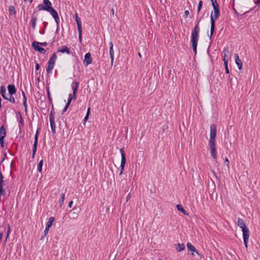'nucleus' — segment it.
<instances>
[{"mask_svg": "<svg viewBox=\"0 0 260 260\" xmlns=\"http://www.w3.org/2000/svg\"><path fill=\"white\" fill-rule=\"evenodd\" d=\"M214 29H213V30H212V29L210 28V35L209 36V39L210 40L212 39V37L214 31Z\"/></svg>", "mask_w": 260, "mask_h": 260, "instance_id": "79ce46f5", "label": "nucleus"}, {"mask_svg": "<svg viewBox=\"0 0 260 260\" xmlns=\"http://www.w3.org/2000/svg\"><path fill=\"white\" fill-rule=\"evenodd\" d=\"M69 98H71L72 100L74 98V96H73V94L72 95L71 93H70L69 95Z\"/></svg>", "mask_w": 260, "mask_h": 260, "instance_id": "680f3d73", "label": "nucleus"}, {"mask_svg": "<svg viewBox=\"0 0 260 260\" xmlns=\"http://www.w3.org/2000/svg\"><path fill=\"white\" fill-rule=\"evenodd\" d=\"M223 61L224 62V68L226 67V66H228V60H225V59H223Z\"/></svg>", "mask_w": 260, "mask_h": 260, "instance_id": "49530a36", "label": "nucleus"}, {"mask_svg": "<svg viewBox=\"0 0 260 260\" xmlns=\"http://www.w3.org/2000/svg\"><path fill=\"white\" fill-rule=\"evenodd\" d=\"M72 100L71 98H68V102H67V104H68L69 105H70V104H71V102Z\"/></svg>", "mask_w": 260, "mask_h": 260, "instance_id": "5fc2aeb1", "label": "nucleus"}, {"mask_svg": "<svg viewBox=\"0 0 260 260\" xmlns=\"http://www.w3.org/2000/svg\"><path fill=\"white\" fill-rule=\"evenodd\" d=\"M223 59H225V60H228L230 52L229 51V49L228 47L224 48L223 50Z\"/></svg>", "mask_w": 260, "mask_h": 260, "instance_id": "4be33fe9", "label": "nucleus"}, {"mask_svg": "<svg viewBox=\"0 0 260 260\" xmlns=\"http://www.w3.org/2000/svg\"><path fill=\"white\" fill-rule=\"evenodd\" d=\"M84 62H86V66L90 64L92 62V58L90 53H87L84 56Z\"/></svg>", "mask_w": 260, "mask_h": 260, "instance_id": "9d476101", "label": "nucleus"}, {"mask_svg": "<svg viewBox=\"0 0 260 260\" xmlns=\"http://www.w3.org/2000/svg\"><path fill=\"white\" fill-rule=\"evenodd\" d=\"M189 14V12L188 10H186L184 12V15L185 16V17H187L188 16V15Z\"/></svg>", "mask_w": 260, "mask_h": 260, "instance_id": "603ef678", "label": "nucleus"}, {"mask_svg": "<svg viewBox=\"0 0 260 260\" xmlns=\"http://www.w3.org/2000/svg\"><path fill=\"white\" fill-rule=\"evenodd\" d=\"M79 34V39L80 41H81L82 40V28L80 29V31H78Z\"/></svg>", "mask_w": 260, "mask_h": 260, "instance_id": "37998d69", "label": "nucleus"}, {"mask_svg": "<svg viewBox=\"0 0 260 260\" xmlns=\"http://www.w3.org/2000/svg\"><path fill=\"white\" fill-rule=\"evenodd\" d=\"M73 204V202L72 201H70L68 205L69 207L71 208L72 207Z\"/></svg>", "mask_w": 260, "mask_h": 260, "instance_id": "864d4df0", "label": "nucleus"}, {"mask_svg": "<svg viewBox=\"0 0 260 260\" xmlns=\"http://www.w3.org/2000/svg\"><path fill=\"white\" fill-rule=\"evenodd\" d=\"M55 64L51 63L50 62H48V66L46 68L47 73H51L52 70L54 67Z\"/></svg>", "mask_w": 260, "mask_h": 260, "instance_id": "aec40b11", "label": "nucleus"}, {"mask_svg": "<svg viewBox=\"0 0 260 260\" xmlns=\"http://www.w3.org/2000/svg\"><path fill=\"white\" fill-rule=\"evenodd\" d=\"M75 20L77 25L78 31H80V29L82 28V22L77 13L75 14Z\"/></svg>", "mask_w": 260, "mask_h": 260, "instance_id": "f8f14e48", "label": "nucleus"}, {"mask_svg": "<svg viewBox=\"0 0 260 260\" xmlns=\"http://www.w3.org/2000/svg\"><path fill=\"white\" fill-rule=\"evenodd\" d=\"M5 138H0V143L4 142Z\"/></svg>", "mask_w": 260, "mask_h": 260, "instance_id": "338daca9", "label": "nucleus"}, {"mask_svg": "<svg viewBox=\"0 0 260 260\" xmlns=\"http://www.w3.org/2000/svg\"><path fill=\"white\" fill-rule=\"evenodd\" d=\"M214 9V15L213 16L214 17V19H217L220 16L219 7L215 8Z\"/></svg>", "mask_w": 260, "mask_h": 260, "instance_id": "bb28decb", "label": "nucleus"}, {"mask_svg": "<svg viewBox=\"0 0 260 260\" xmlns=\"http://www.w3.org/2000/svg\"><path fill=\"white\" fill-rule=\"evenodd\" d=\"M0 93L4 99H7L8 96L7 95L6 88L4 85L1 86Z\"/></svg>", "mask_w": 260, "mask_h": 260, "instance_id": "9b49d317", "label": "nucleus"}, {"mask_svg": "<svg viewBox=\"0 0 260 260\" xmlns=\"http://www.w3.org/2000/svg\"><path fill=\"white\" fill-rule=\"evenodd\" d=\"M125 164H120V167H119V169H118L117 170V171H119V175H121L123 171V170H124V166H125Z\"/></svg>", "mask_w": 260, "mask_h": 260, "instance_id": "f704fd0d", "label": "nucleus"}, {"mask_svg": "<svg viewBox=\"0 0 260 260\" xmlns=\"http://www.w3.org/2000/svg\"><path fill=\"white\" fill-rule=\"evenodd\" d=\"M202 5H203V2L202 1H200L199 2L198 7V12H197L198 14L200 11V10L202 8Z\"/></svg>", "mask_w": 260, "mask_h": 260, "instance_id": "c9c22d12", "label": "nucleus"}, {"mask_svg": "<svg viewBox=\"0 0 260 260\" xmlns=\"http://www.w3.org/2000/svg\"><path fill=\"white\" fill-rule=\"evenodd\" d=\"M58 52H60L61 53H66L68 54H70V50L67 46H62L60 49H58Z\"/></svg>", "mask_w": 260, "mask_h": 260, "instance_id": "2eb2a0df", "label": "nucleus"}, {"mask_svg": "<svg viewBox=\"0 0 260 260\" xmlns=\"http://www.w3.org/2000/svg\"><path fill=\"white\" fill-rule=\"evenodd\" d=\"M57 58L55 53H53L51 57L50 58L48 62H50L51 63L54 64L55 63L56 59Z\"/></svg>", "mask_w": 260, "mask_h": 260, "instance_id": "c85d7f7f", "label": "nucleus"}, {"mask_svg": "<svg viewBox=\"0 0 260 260\" xmlns=\"http://www.w3.org/2000/svg\"><path fill=\"white\" fill-rule=\"evenodd\" d=\"M48 10H47L46 11L50 13V14L52 15L53 18L56 17L57 18V16H58L57 12L53 9L52 7L49 8H47Z\"/></svg>", "mask_w": 260, "mask_h": 260, "instance_id": "4468645a", "label": "nucleus"}, {"mask_svg": "<svg viewBox=\"0 0 260 260\" xmlns=\"http://www.w3.org/2000/svg\"><path fill=\"white\" fill-rule=\"evenodd\" d=\"M10 233H11V228H10V225L9 224L8 227L6 239L9 237V236L10 234Z\"/></svg>", "mask_w": 260, "mask_h": 260, "instance_id": "4c0bfd02", "label": "nucleus"}, {"mask_svg": "<svg viewBox=\"0 0 260 260\" xmlns=\"http://www.w3.org/2000/svg\"><path fill=\"white\" fill-rule=\"evenodd\" d=\"M18 113L19 115V127L20 131H21L22 128L24 126V121L22 118V117L21 116V115L20 114V112L18 111Z\"/></svg>", "mask_w": 260, "mask_h": 260, "instance_id": "dca6fc26", "label": "nucleus"}, {"mask_svg": "<svg viewBox=\"0 0 260 260\" xmlns=\"http://www.w3.org/2000/svg\"><path fill=\"white\" fill-rule=\"evenodd\" d=\"M38 18L37 16H32V19L31 20V26L32 29L34 30L36 28V22L37 21Z\"/></svg>", "mask_w": 260, "mask_h": 260, "instance_id": "393cba45", "label": "nucleus"}, {"mask_svg": "<svg viewBox=\"0 0 260 260\" xmlns=\"http://www.w3.org/2000/svg\"><path fill=\"white\" fill-rule=\"evenodd\" d=\"M49 121L52 132L53 134H54L56 133V125L55 123L54 117L52 114V111L50 112L49 114Z\"/></svg>", "mask_w": 260, "mask_h": 260, "instance_id": "423d86ee", "label": "nucleus"}, {"mask_svg": "<svg viewBox=\"0 0 260 260\" xmlns=\"http://www.w3.org/2000/svg\"><path fill=\"white\" fill-rule=\"evenodd\" d=\"M40 42L37 41L33 42L31 44V46L35 51H38L42 54H45L46 52V50L42 47H40Z\"/></svg>", "mask_w": 260, "mask_h": 260, "instance_id": "39448f33", "label": "nucleus"}, {"mask_svg": "<svg viewBox=\"0 0 260 260\" xmlns=\"http://www.w3.org/2000/svg\"><path fill=\"white\" fill-rule=\"evenodd\" d=\"M109 54L111 58V66H112L114 59V51L113 48L111 47V48H109Z\"/></svg>", "mask_w": 260, "mask_h": 260, "instance_id": "a211bd4d", "label": "nucleus"}, {"mask_svg": "<svg viewBox=\"0 0 260 260\" xmlns=\"http://www.w3.org/2000/svg\"><path fill=\"white\" fill-rule=\"evenodd\" d=\"M111 47L113 48V44L111 41L109 43V48H111Z\"/></svg>", "mask_w": 260, "mask_h": 260, "instance_id": "052dcab7", "label": "nucleus"}, {"mask_svg": "<svg viewBox=\"0 0 260 260\" xmlns=\"http://www.w3.org/2000/svg\"><path fill=\"white\" fill-rule=\"evenodd\" d=\"M49 230V228H47V227L45 228V230L44 232L45 236L48 234Z\"/></svg>", "mask_w": 260, "mask_h": 260, "instance_id": "de8ad7c7", "label": "nucleus"}, {"mask_svg": "<svg viewBox=\"0 0 260 260\" xmlns=\"http://www.w3.org/2000/svg\"><path fill=\"white\" fill-rule=\"evenodd\" d=\"M35 68H36V71H38V70H39V69H40V64L38 63H37L36 64Z\"/></svg>", "mask_w": 260, "mask_h": 260, "instance_id": "8fccbe9b", "label": "nucleus"}, {"mask_svg": "<svg viewBox=\"0 0 260 260\" xmlns=\"http://www.w3.org/2000/svg\"><path fill=\"white\" fill-rule=\"evenodd\" d=\"M176 207L178 211H181L184 214H185V215L188 214L187 213L186 210L184 209V208H183V207L181 205L178 204L176 206Z\"/></svg>", "mask_w": 260, "mask_h": 260, "instance_id": "c756f323", "label": "nucleus"}, {"mask_svg": "<svg viewBox=\"0 0 260 260\" xmlns=\"http://www.w3.org/2000/svg\"><path fill=\"white\" fill-rule=\"evenodd\" d=\"M185 248V245L183 244L178 243L176 245V249L178 252L183 251Z\"/></svg>", "mask_w": 260, "mask_h": 260, "instance_id": "5701e85b", "label": "nucleus"}, {"mask_svg": "<svg viewBox=\"0 0 260 260\" xmlns=\"http://www.w3.org/2000/svg\"><path fill=\"white\" fill-rule=\"evenodd\" d=\"M79 82H73L72 83V88L73 90V94L74 96V99H76V93L77 92V90L79 87Z\"/></svg>", "mask_w": 260, "mask_h": 260, "instance_id": "6e6552de", "label": "nucleus"}, {"mask_svg": "<svg viewBox=\"0 0 260 260\" xmlns=\"http://www.w3.org/2000/svg\"><path fill=\"white\" fill-rule=\"evenodd\" d=\"M225 70L226 74H229V70L228 69V67L226 66V67H225Z\"/></svg>", "mask_w": 260, "mask_h": 260, "instance_id": "13d9d810", "label": "nucleus"}, {"mask_svg": "<svg viewBox=\"0 0 260 260\" xmlns=\"http://www.w3.org/2000/svg\"><path fill=\"white\" fill-rule=\"evenodd\" d=\"M6 136V130L4 125L0 127V138H5Z\"/></svg>", "mask_w": 260, "mask_h": 260, "instance_id": "f3484780", "label": "nucleus"}, {"mask_svg": "<svg viewBox=\"0 0 260 260\" xmlns=\"http://www.w3.org/2000/svg\"><path fill=\"white\" fill-rule=\"evenodd\" d=\"M42 165H43V164H38V165L37 170L40 172H41L42 171Z\"/></svg>", "mask_w": 260, "mask_h": 260, "instance_id": "58836bf2", "label": "nucleus"}, {"mask_svg": "<svg viewBox=\"0 0 260 260\" xmlns=\"http://www.w3.org/2000/svg\"><path fill=\"white\" fill-rule=\"evenodd\" d=\"M4 177H3L2 172H0V184H4Z\"/></svg>", "mask_w": 260, "mask_h": 260, "instance_id": "a19ab883", "label": "nucleus"}, {"mask_svg": "<svg viewBox=\"0 0 260 260\" xmlns=\"http://www.w3.org/2000/svg\"><path fill=\"white\" fill-rule=\"evenodd\" d=\"M210 1L212 3V6L213 9L217 8L219 7L218 4L217 3L216 0H210Z\"/></svg>", "mask_w": 260, "mask_h": 260, "instance_id": "72a5a7b5", "label": "nucleus"}, {"mask_svg": "<svg viewBox=\"0 0 260 260\" xmlns=\"http://www.w3.org/2000/svg\"><path fill=\"white\" fill-rule=\"evenodd\" d=\"M51 3L49 0H44L43 4H40L37 7V8L39 10H45L47 11L48 10L47 8H52L51 7Z\"/></svg>", "mask_w": 260, "mask_h": 260, "instance_id": "20e7f679", "label": "nucleus"}, {"mask_svg": "<svg viewBox=\"0 0 260 260\" xmlns=\"http://www.w3.org/2000/svg\"><path fill=\"white\" fill-rule=\"evenodd\" d=\"M5 100L8 101L9 102H10L13 104L16 103V101H15L14 97L13 96V95H10L9 96H8L7 97V99H5Z\"/></svg>", "mask_w": 260, "mask_h": 260, "instance_id": "2f4dec72", "label": "nucleus"}, {"mask_svg": "<svg viewBox=\"0 0 260 260\" xmlns=\"http://www.w3.org/2000/svg\"><path fill=\"white\" fill-rule=\"evenodd\" d=\"M235 61H236V59H240V58H239V56H238V54L236 53V54H235Z\"/></svg>", "mask_w": 260, "mask_h": 260, "instance_id": "bf43d9fd", "label": "nucleus"}, {"mask_svg": "<svg viewBox=\"0 0 260 260\" xmlns=\"http://www.w3.org/2000/svg\"><path fill=\"white\" fill-rule=\"evenodd\" d=\"M120 151L121 156V162H126V158L123 148H121Z\"/></svg>", "mask_w": 260, "mask_h": 260, "instance_id": "cd10ccee", "label": "nucleus"}, {"mask_svg": "<svg viewBox=\"0 0 260 260\" xmlns=\"http://www.w3.org/2000/svg\"><path fill=\"white\" fill-rule=\"evenodd\" d=\"M23 102H27V98L25 95H24L23 97Z\"/></svg>", "mask_w": 260, "mask_h": 260, "instance_id": "4d7b16f0", "label": "nucleus"}, {"mask_svg": "<svg viewBox=\"0 0 260 260\" xmlns=\"http://www.w3.org/2000/svg\"><path fill=\"white\" fill-rule=\"evenodd\" d=\"M23 105L24 107V111L25 114L27 115V102H23Z\"/></svg>", "mask_w": 260, "mask_h": 260, "instance_id": "e433bc0d", "label": "nucleus"}, {"mask_svg": "<svg viewBox=\"0 0 260 260\" xmlns=\"http://www.w3.org/2000/svg\"><path fill=\"white\" fill-rule=\"evenodd\" d=\"M217 134V127L214 123L210 125V139L209 141V147L211 156L213 158H216L215 138Z\"/></svg>", "mask_w": 260, "mask_h": 260, "instance_id": "f257e3e1", "label": "nucleus"}, {"mask_svg": "<svg viewBox=\"0 0 260 260\" xmlns=\"http://www.w3.org/2000/svg\"><path fill=\"white\" fill-rule=\"evenodd\" d=\"M131 198V193H129L126 197V202Z\"/></svg>", "mask_w": 260, "mask_h": 260, "instance_id": "6e6d98bb", "label": "nucleus"}, {"mask_svg": "<svg viewBox=\"0 0 260 260\" xmlns=\"http://www.w3.org/2000/svg\"><path fill=\"white\" fill-rule=\"evenodd\" d=\"M47 95H48L49 101L51 102L52 100V99L50 96V92L49 90V87L48 88V89H47Z\"/></svg>", "mask_w": 260, "mask_h": 260, "instance_id": "c03bdc74", "label": "nucleus"}, {"mask_svg": "<svg viewBox=\"0 0 260 260\" xmlns=\"http://www.w3.org/2000/svg\"><path fill=\"white\" fill-rule=\"evenodd\" d=\"M40 34L41 35H44L45 34V28L42 30H40Z\"/></svg>", "mask_w": 260, "mask_h": 260, "instance_id": "e2e57ef3", "label": "nucleus"}, {"mask_svg": "<svg viewBox=\"0 0 260 260\" xmlns=\"http://www.w3.org/2000/svg\"><path fill=\"white\" fill-rule=\"evenodd\" d=\"M55 64L51 63L50 62H48V66L46 68L47 73H51L52 70L54 67Z\"/></svg>", "mask_w": 260, "mask_h": 260, "instance_id": "412c9836", "label": "nucleus"}, {"mask_svg": "<svg viewBox=\"0 0 260 260\" xmlns=\"http://www.w3.org/2000/svg\"><path fill=\"white\" fill-rule=\"evenodd\" d=\"M64 199H65V193L62 192L61 193L60 198L59 199V204H60V207H61V206L64 203Z\"/></svg>", "mask_w": 260, "mask_h": 260, "instance_id": "7c9ffc66", "label": "nucleus"}, {"mask_svg": "<svg viewBox=\"0 0 260 260\" xmlns=\"http://www.w3.org/2000/svg\"><path fill=\"white\" fill-rule=\"evenodd\" d=\"M238 225L242 229V235L243 238L244 243L246 248L249 238V230L245 224V221L242 219L238 218Z\"/></svg>", "mask_w": 260, "mask_h": 260, "instance_id": "7ed1b4c3", "label": "nucleus"}, {"mask_svg": "<svg viewBox=\"0 0 260 260\" xmlns=\"http://www.w3.org/2000/svg\"><path fill=\"white\" fill-rule=\"evenodd\" d=\"M7 88L9 95H14L16 93L17 89L14 84H9Z\"/></svg>", "mask_w": 260, "mask_h": 260, "instance_id": "1a4fd4ad", "label": "nucleus"}, {"mask_svg": "<svg viewBox=\"0 0 260 260\" xmlns=\"http://www.w3.org/2000/svg\"><path fill=\"white\" fill-rule=\"evenodd\" d=\"M187 249L192 252H196L198 255H200L198 250H196L194 246H193L190 242H188L186 244Z\"/></svg>", "mask_w": 260, "mask_h": 260, "instance_id": "ddd939ff", "label": "nucleus"}, {"mask_svg": "<svg viewBox=\"0 0 260 260\" xmlns=\"http://www.w3.org/2000/svg\"><path fill=\"white\" fill-rule=\"evenodd\" d=\"M39 128H38L36 133L35 136V141H34V143L33 148H32V156H34V155L35 154V153H36V152L37 151V149L38 137H39Z\"/></svg>", "mask_w": 260, "mask_h": 260, "instance_id": "0eeeda50", "label": "nucleus"}, {"mask_svg": "<svg viewBox=\"0 0 260 260\" xmlns=\"http://www.w3.org/2000/svg\"><path fill=\"white\" fill-rule=\"evenodd\" d=\"M70 105H69L68 104H67L66 105L64 108H63V113H64L65 112L67 111V109H68Z\"/></svg>", "mask_w": 260, "mask_h": 260, "instance_id": "a18cd8bd", "label": "nucleus"}, {"mask_svg": "<svg viewBox=\"0 0 260 260\" xmlns=\"http://www.w3.org/2000/svg\"><path fill=\"white\" fill-rule=\"evenodd\" d=\"M89 118L88 114H86L84 118V121H86Z\"/></svg>", "mask_w": 260, "mask_h": 260, "instance_id": "3c124183", "label": "nucleus"}, {"mask_svg": "<svg viewBox=\"0 0 260 260\" xmlns=\"http://www.w3.org/2000/svg\"><path fill=\"white\" fill-rule=\"evenodd\" d=\"M9 12L11 15H15L16 13V11L14 7L12 5H10L9 7Z\"/></svg>", "mask_w": 260, "mask_h": 260, "instance_id": "a878e982", "label": "nucleus"}, {"mask_svg": "<svg viewBox=\"0 0 260 260\" xmlns=\"http://www.w3.org/2000/svg\"><path fill=\"white\" fill-rule=\"evenodd\" d=\"M54 220L55 219L53 217H50L49 218V220L46 224V227L50 229V228H51V226L52 225L53 222H54Z\"/></svg>", "mask_w": 260, "mask_h": 260, "instance_id": "b1692460", "label": "nucleus"}, {"mask_svg": "<svg viewBox=\"0 0 260 260\" xmlns=\"http://www.w3.org/2000/svg\"><path fill=\"white\" fill-rule=\"evenodd\" d=\"M47 43L46 42H42V43L40 42V45H41L42 46L45 47L47 46Z\"/></svg>", "mask_w": 260, "mask_h": 260, "instance_id": "09e8293b", "label": "nucleus"}, {"mask_svg": "<svg viewBox=\"0 0 260 260\" xmlns=\"http://www.w3.org/2000/svg\"><path fill=\"white\" fill-rule=\"evenodd\" d=\"M255 4L257 5H260V0H257L256 2H255Z\"/></svg>", "mask_w": 260, "mask_h": 260, "instance_id": "69168bd1", "label": "nucleus"}, {"mask_svg": "<svg viewBox=\"0 0 260 260\" xmlns=\"http://www.w3.org/2000/svg\"><path fill=\"white\" fill-rule=\"evenodd\" d=\"M236 62V63L237 64V65L238 66V69L239 70H241L242 68V66H243V64H242V61L240 59H236V61H235Z\"/></svg>", "mask_w": 260, "mask_h": 260, "instance_id": "473e14b6", "label": "nucleus"}, {"mask_svg": "<svg viewBox=\"0 0 260 260\" xmlns=\"http://www.w3.org/2000/svg\"><path fill=\"white\" fill-rule=\"evenodd\" d=\"M55 20V21L57 24V29L58 28V25H59V16H57V18L56 17H54L53 18Z\"/></svg>", "mask_w": 260, "mask_h": 260, "instance_id": "ea45409f", "label": "nucleus"}, {"mask_svg": "<svg viewBox=\"0 0 260 260\" xmlns=\"http://www.w3.org/2000/svg\"><path fill=\"white\" fill-rule=\"evenodd\" d=\"M200 21V19L198 21L197 23L194 26L191 34V42L192 44L193 51L195 55L197 52V45L199 39V32L200 31V28L199 26Z\"/></svg>", "mask_w": 260, "mask_h": 260, "instance_id": "f03ea898", "label": "nucleus"}, {"mask_svg": "<svg viewBox=\"0 0 260 260\" xmlns=\"http://www.w3.org/2000/svg\"><path fill=\"white\" fill-rule=\"evenodd\" d=\"M217 19H214V17L213 16V12H212L211 16H210V21H211V28L212 30L215 29V20Z\"/></svg>", "mask_w": 260, "mask_h": 260, "instance_id": "6ab92c4d", "label": "nucleus"}, {"mask_svg": "<svg viewBox=\"0 0 260 260\" xmlns=\"http://www.w3.org/2000/svg\"><path fill=\"white\" fill-rule=\"evenodd\" d=\"M0 144H1V147H2V148H4V147H5V144L4 142H2V143H1Z\"/></svg>", "mask_w": 260, "mask_h": 260, "instance_id": "0e129e2a", "label": "nucleus"}, {"mask_svg": "<svg viewBox=\"0 0 260 260\" xmlns=\"http://www.w3.org/2000/svg\"><path fill=\"white\" fill-rule=\"evenodd\" d=\"M3 237V233H0V240L1 241L2 240Z\"/></svg>", "mask_w": 260, "mask_h": 260, "instance_id": "774afa93", "label": "nucleus"}]
</instances>
